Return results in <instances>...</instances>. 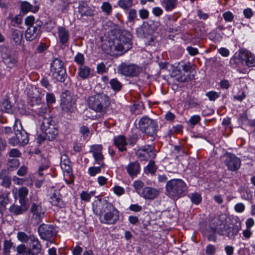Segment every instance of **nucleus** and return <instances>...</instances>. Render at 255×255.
I'll list each match as a JSON object with an SVG mask.
<instances>
[{
    "label": "nucleus",
    "instance_id": "4be33fe9",
    "mask_svg": "<svg viewBox=\"0 0 255 255\" xmlns=\"http://www.w3.org/2000/svg\"><path fill=\"white\" fill-rule=\"evenodd\" d=\"M160 191L152 187L144 188L141 193V196L146 199L152 200L158 196Z\"/></svg>",
    "mask_w": 255,
    "mask_h": 255
},
{
    "label": "nucleus",
    "instance_id": "2eb2a0df",
    "mask_svg": "<svg viewBox=\"0 0 255 255\" xmlns=\"http://www.w3.org/2000/svg\"><path fill=\"white\" fill-rule=\"evenodd\" d=\"M225 156L226 157L225 163L228 169L232 171L238 170L241 164L240 158L230 153H226Z\"/></svg>",
    "mask_w": 255,
    "mask_h": 255
},
{
    "label": "nucleus",
    "instance_id": "6e6552de",
    "mask_svg": "<svg viewBox=\"0 0 255 255\" xmlns=\"http://www.w3.org/2000/svg\"><path fill=\"white\" fill-rule=\"evenodd\" d=\"M140 130L149 136H153L156 134L157 124L152 119L147 117H142L139 122Z\"/></svg>",
    "mask_w": 255,
    "mask_h": 255
},
{
    "label": "nucleus",
    "instance_id": "3c124183",
    "mask_svg": "<svg viewBox=\"0 0 255 255\" xmlns=\"http://www.w3.org/2000/svg\"><path fill=\"white\" fill-rule=\"evenodd\" d=\"M35 18L33 16H27L25 19V24L28 27L34 26Z\"/></svg>",
    "mask_w": 255,
    "mask_h": 255
},
{
    "label": "nucleus",
    "instance_id": "412c9836",
    "mask_svg": "<svg viewBox=\"0 0 255 255\" xmlns=\"http://www.w3.org/2000/svg\"><path fill=\"white\" fill-rule=\"evenodd\" d=\"M20 205L13 204L9 208V211L13 215H19L26 212L28 210L26 203H20Z\"/></svg>",
    "mask_w": 255,
    "mask_h": 255
},
{
    "label": "nucleus",
    "instance_id": "0eeeda50",
    "mask_svg": "<svg viewBox=\"0 0 255 255\" xmlns=\"http://www.w3.org/2000/svg\"><path fill=\"white\" fill-rule=\"evenodd\" d=\"M62 61L58 58H54L51 64V72L53 77L57 81L64 82L66 78V71L63 67Z\"/></svg>",
    "mask_w": 255,
    "mask_h": 255
},
{
    "label": "nucleus",
    "instance_id": "dca6fc26",
    "mask_svg": "<svg viewBox=\"0 0 255 255\" xmlns=\"http://www.w3.org/2000/svg\"><path fill=\"white\" fill-rule=\"evenodd\" d=\"M42 23L41 21H36L34 26H30L25 31V37L28 41H32L35 39L41 32V27Z\"/></svg>",
    "mask_w": 255,
    "mask_h": 255
},
{
    "label": "nucleus",
    "instance_id": "ddd939ff",
    "mask_svg": "<svg viewBox=\"0 0 255 255\" xmlns=\"http://www.w3.org/2000/svg\"><path fill=\"white\" fill-rule=\"evenodd\" d=\"M241 229V223L236 221L234 223L228 225L225 231H223L222 228L218 229V233L220 235L227 236L229 238H233Z\"/></svg>",
    "mask_w": 255,
    "mask_h": 255
},
{
    "label": "nucleus",
    "instance_id": "338daca9",
    "mask_svg": "<svg viewBox=\"0 0 255 255\" xmlns=\"http://www.w3.org/2000/svg\"><path fill=\"white\" fill-rule=\"evenodd\" d=\"M219 53L223 56L227 57L229 55V50L226 48H221L218 50Z\"/></svg>",
    "mask_w": 255,
    "mask_h": 255
},
{
    "label": "nucleus",
    "instance_id": "c756f323",
    "mask_svg": "<svg viewBox=\"0 0 255 255\" xmlns=\"http://www.w3.org/2000/svg\"><path fill=\"white\" fill-rule=\"evenodd\" d=\"M6 170H2L0 171V179L2 180L1 185L3 187L8 188L11 185L10 177L5 175Z\"/></svg>",
    "mask_w": 255,
    "mask_h": 255
},
{
    "label": "nucleus",
    "instance_id": "052dcab7",
    "mask_svg": "<svg viewBox=\"0 0 255 255\" xmlns=\"http://www.w3.org/2000/svg\"><path fill=\"white\" fill-rule=\"evenodd\" d=\"M75 61L79 64L82 65L84 61V58L83 54L78 53L75 57Z\"/></svg>",
    "mask_w": 255,
    "mask_h": 255
},
{
    "label": "nucleus",
    "instance_id": "393cba45",
    "mask_svg": "<svg viewBox=\"0 0 255 255\" xmlns=\"http://www.w3.org/2000/svg\"><path fill=\"white\" fill-rule=\"evenodd\" d=\"M58 35L60 43L63 45H65L68 42L69 39V31L63 27L58 28Z\"/></svg>",
    "mask_w": 255,
    "mask_h": 255
},
{
    "label": "nucleus",
    "instance_id": "cd10ccee",
    "mask_svg": "<svg viewBox=\"0 0 255 255\" xmlns=\"http://www.w3.org/2000/svg\"><path fill=\"white\" fill-rule=\"evenodd\" d=\"M29 244L31 249L35 252L36 254L39 253L41 250V245L37 239L34 236H29Z\"/></svg>",
    "mask_w": 255,
    "mask_h": 255
},
{
    "label": "nucleus",
    "instance_id": "2f4dec72",
    "mask_svg": "<svg viewBox=\"0 0 255 255\" xmlns=\"http://www.w3.org/2000/svg\"><path fill=\"white\" fill-rule=\"evenodd\" d=\"M12 38L16 44H20L23 38V33L17 29L12 30Z\"/></svg>",
    "mask_w": 255,
    "mask_h": 255
},
{
    "label": "nucleus",
    "instance_id": "58836bf2",
    "mask_svg": "<svg viewBox=\"0 0 255 255\" xmlns=\"http://www.w3.org/2000/svg\"><path fill=\"white\" fill-rule=\"evenodd\" d=\"M21 9L24 12H27V11H33L34 12L37 10V8H33L32 6L28 2H23L21 3Z\"/></svg>",
    "mask_w": 255,
    "mask_h": 255
},
{
    "label": "nucleus",
    "instance_id": "7c9ffc66",
    "mask_svg": "<svg viewBox=\"0 0 255 255\" xmlns=\"http://www.w3.org/2000/svg\"><path fill=\"white\" fill-rule=\"evenodd\" d=\"M50 203L54 206L60 207L62 205L61 195L58 192H54L50 198Z\"/></svg>",
    "mask_w": 255,
    "mask_h": 255
},
{
    "label": "nucleus",
    "instance_id": "ea45409f",
    "mask_svg": "<svg viewBox=\"0 0 255 255\" xmlns=\"http://www.w3.org/2000/svg\"><path fill=\"white\" fill-rule=\"evenodd\" d=\"M9 203V198L7 194L0 195V208L4 207Z\"/></svg>",
    "mask_w": 255,
    "mask_h": 255
},
{
    "label": "nucleus",
    "instance_id": "1a4fd4ad",
    "mask_svg": "<svg viewBox=\"0 0 255 255\" xmlns=\"http://www.w3.org/2000/svg\"><path fill=\"white\" fill-rule=\"evenodd\" d=\"M36 113L38 116L39 121L41 123L40 127L41 130L47 129L51 125H54V122L51 119L49 114V110L47 106H44L38 108L36 110Z\"/></svg>",
    "mask_w": 255,
    "mask_h": 255
},
{
    "label": "nucleus",
    "instance_id": "aec40b11",
    "mask_svg": "<svg viewBox=\"0 0 255 255\" xmlns=\"http://www.w3.org/2000/svg\"><path fill=\"white\" fill-rule=\"evenodd\" d=\"M28 193V190L25 187H21L19 189L15 188L12 191L14 199L19 198V203H26L25 198L27 196Z\"/></svg>",
    "mask_w": 255,
    "mask_h": 255
},
{
    "label": "nucleus",
    "instance_id": "5701e85b",
    "mask_svg": "<svg viewBox=\"0 0 255 255\" xmlns=\"http://www.w3.org/2000/svg\"><path fill=\"white\" fill-rule=\"evenodd\" d=\"M41 130L44 134V138L48 140L54 139L58 134L57 130L54 125H51L50 128Z\"/></svg>",
    "mask_w": 255,
    "mask_h": 255
},
{
    "label": "nucleus",
    "instance_id": "6ab92c4d",
    "mask_svg": "<svg viewBox=\"0 0 255 255\" xmlns=\"http://www.w3.org/2000/svg\"><path fill=\"white\" fill-rule=\"evenodd\" d=\"M38 231L41 238L44 240H48L54 235V228L50 225L42 224Z\"/></svg>",
    "mask_w": 255,
    "mask_h": 255
},
{
    "label": "nucleus",
    "instance_id": "39448f33",
    "mask_svg": "<svg viewBox=\"0 0 255 255\" xmlns=\"http://www.w3.org/2000/svg\"><path fill=\"white\" fill-rule=\"evenodd\" d=\"M15 136L9 139L8 143L12 146L24 145L28 143V137L25 131L22 129L20 121L16 120L14 125Z\"/></svg>",
    "mask_w": 255,
    "mask_h": 255
},
{
    "label": "nucleus",
    "instance_id": "8fccbe9b",
    "mask_svg": "<svg viewBox=\"0 0 255 255\" xmlns=\"http://www.w3.org/2000/svg\"><path fill=\"white\" fill-rule=\"evenodd\" d=\"M17 238L19 241L23 242L29 241V236L28 237L27 235L23 232H19L17 234Z\"/></svg>",
    "mask_w": 255,
    "mask_h": 255
},
{
    "label": "nucleus",
    "instance_id": "4d7b16f0",
    "mask_svg": "<svg viewBox=\"0 0 255 255\" xmlns=\"http://www.w3.org/2000/svg\"><path fill=\"white\" fill-rule=\"evenodd\" d=\"M27 167L25 165H23L18 170L17 174L20 176H24L27 173Z\"/></svg>",
    "mask_w": 255,
    "mask_h": 255
},
{
    "label": "nucleus",
    "instance_id": "864d4df0",
    "mask_svg": "<svg viewBox=\"0 0 255 255\" xmlns=\"http://www.w3.org/2000/svg\"><path fill=\"white\" fill-rule=\"evenodd\" d=\"M8 155L10 157H18L20 156L21 153L17 149L13 148L9 151Z\"/></svg>",
    "mask_w": 255,
    "mask_h": 255
},
{
    "label": "nucleus",
    "instance_id": "774afa93",
    "mask_svg": "<svg viewBox=\"0 0 255 255\" xmlns=\"http://www.w3.org/2000/svg\"><path fill=\"white\" fill-rule=\"evenodd\" d=\"M223 17L225 20L231 21L233 18V15L232 13L230 11H227L223 14Z\"/></svg>",
    "mask_w": 255,
    "mask_h": 255
},
{
    "label": "nucleus",
    "instance_id": "f257e3e1",
    "mask_svg": "<svg viewBox=\"0 0 255 255\" xmlns=\"http://www.w3.org/2000/svg\"><path fill=\"white\" fill-rule=\"evenodd\" d=\"M112 33L113 34L105 39L102 45V49L107 53L115 55L117 52L122 54L130 49L131 44L129 34L121 32L117 29L113 30Z\"/></svg>",
    "mask_w": 255,
    "mask_h": 255
},
{
    "label": "nucleus",
    "instance_id": "bb28decb",
    "mask_svg": "<svg viewBox=\"0 0 255 255\" xmlns=\"http://www.w3.org/2000/svg\"><path fill=\"white\" fill-rule=\"evenodd\" d=\"M114 143L121 151L126 150V146L127 143L125 137L123 135H119L114 138Z\"/></svg>",
    "mask_w": 255,
    "mask_h": 255
},
{
    "label": "nucleus",
    "instance_id": "a18cd8bd",
    "mask_svg": "<svg viewBox=\"0 0 255 255\" xmlns=\"http://www.w3.org/2000/svg\"><path fill=\"white\" fill-rule=\"evenodd\" d=\"M22 22V16L20 14L17 15L12 18L11 24L12 26H15L21 24Z\"/></svg>",
    "mask_w": 255,
    "mask_h": 255
},
{
    "label": "nucleus",
    "instance_id": "4468645a",
    "mask_svg": "<svg viewBox=\"0 0 255 255\" xmlns=\"http://www.w3.org/2000/svg\"><path fill=\"white\" fill-rule=\"evenodd\" d=\"M60 167L64 173H66L67 176H68L70 179H65V181L67 184L72 183L74 180V177L71 174V168L70 166V161L68 157L66 154H63L61 156L60 161ZM64 177H65V174H64Z\"/></svg>",
    "mask_w": 255,
    "mask_h": 255
},
{
    "label": "nucleus",
    "instance_id": "69168bd1",
    "mask_svg": "<svg viewBox=\"0 0 255 255\" xmlns=\"http://www.w3.org/2000/svg\"><path fill=\"white\" fill-rule=\"evenodd\" d=\"M129 209L133 212H140L142 210V207L137 204L131 205L129 207Z\"/></svg>",
    "mask_w": 255,
    "mask_h": 255
},
{
    "label": "nucleus",
    "instance_id": "f03ea898",
    "mask_svg": "<svg viewBox=\"0 0 255 255\" xmlns=\"http://www.w3.org/2000/svg\"><path fill=\"white\" fill-rule=\"evenodd\" d=\"M94 213L100 216L102 223L114 224L119 218V211L110 203L99 200L93 204Z\"/></svg>",
    "mask_w": 255,
    "mask_h": 255
},
{
    "label": "nucleus",
    "instance_id": "5fc2aeb1",
    "mask_svg": "<svg viewBox=\"0 0 255 255\" xmlns=\"http://www.w3.org/2000/svg\"><path fill=\"white\" fill-rule=\"evenodd\" d=\"M147 169L149 172L153 173L156 169V166L153 161H150L149 164L147 166Z\"/></svg>",
    "mask_w": 255,
    "mask_h": 255
},
{
    "label": "nucleus",
    "instance_id": "9d476101",
    "mask_svg": "<svg viewBox=\"0 0 255 255\" xmlns=\"http://www.w3.org/2000/svg\"><path fill=\"white\" fill-rule=\"evenodd\" d=\"M141 71V68L134 64L123 63L118 68V73L128 77L135 76Z\"/></svg>",
    "mask_w": 255,
    "mask_h": 255
},
{
    "label": "nucleus",
    "instance_id": "7ed1b4c3",
    "mask_svg": "<svg viewBox=\"0 0 255 255\" xmlns=\"http://www.w3.org/2000/svg\"><path fill=\"white\" fill-rule=\"evenodd\" d=\"M88 107L97 113H105L110 104L109 97L105 94H97L88 98Z\"/></svg>",
    "mask_w": 255,
    "mask_h": 255
},
{
    "label": "nucleus",
    "instance_id": "13d9d810",
    "mask_svg": "<svg viewBox=\"0 0 255 255\" xmlns=\"http://www.w3.org/2000/svg\"><path fill=\"white\" fill-rule=\"evenodd\" d=\"M234 208L237 212L242 213L245 210V206L244 204L240 203L237 204Z\"/></svg>",
    "mask_w": 255,
    "mask_h": 255
},
{
    "label": "nucleus",
    "instance_id": "4c0bfd02",
    "mask_svg": "<svg viewBox=\"0 0 255 255\" xmlns=\"http://www.w3.org/2000/svg\"><path fill=\"white\" fill-rule=\"evenodd\" d=\"M132 0H119L118 5L124 9H128L132 6Z\"/></svg>",
    "mask_w": 255,
    "mask_h": 255
},
{
    "label": "nucleus",
    "instance_id": "20e7f679",
    "mask_svg": "<svg viewBox=\"0 0 255 255\" xmlns=\"http://www.w3.org/2000/svg\"><path fill=\"white\" fill-rule=\"evenodd\" d=\"M166 189L168 196L174 199L182 196L187 190L185 183L182 180L178 179L168 181Z\"/></svg>",
    "mask_w": 255,
    "mask_h": 255
},
{
    "label": "nucleus",
    "instance_id": "a878e982",
    "mask_svg": "<svg viewBox=\"0 0 255 255\" xmlns=\"http://www.w3.org/2000/svg\"><path fill=\"white\" fill-rule=\"evenodd\" d=\"M127 170L130 176H135L139 173L140 165L137 162L130 163L127 167Z\"/></svg>",
    "mask_w": 255,
    "mask_h": 255
},
{
    "label": "nucleus",
    "instance_id": "79ce46f5",
    "mask_svg": "<svg viewBox=\"0 0 255 255\" xmlns=\"http://www.w3.org/2000/svg\"><path fill=\"white\" fill-rule=\"evenodd\" d=\"M94 195V192H91L90 193H88L85 191H83L80 194V197L81 199L85 201H89L90 199L92 196Z\"/></svg>",
    "mask_w": 255,
    "mask_h": 255
},
{
    "label": "nucleus",
    "instance_id": "c03bdc74",
    "mask_svg": "<svg viewBox=\"0 0 255 255\" xmlns=\"http://www.w3.org/2000/svg\"><path fill=\"white\" fill-rule=\"evenodd\" d=\"M102 9L103 11L106 12L107 14H109L112 11V7L109 2H104L102 4Z\"/></svg>",
    "mask_w": 255,
    "mask_h": 255
},
{
    "label": "nucleus",
    "instance_id": "b1692460",
    "mask_svg": "<svg viewBox=\"0 0 255 255\" xmlns=\"http://www.w3.org/2000/svg\"><path fill=\"white\" fill-rule=\"evenodd\" d=\"M1 56L4 63L7 67L12 68L16 64V60L10 53L3 52Z\"/></svg>",
    "mask_w": 255,
    "mask_h": 255
},
{
    "label": "nucleus",
    "instance_id": "49530a36",
    "mask_svg": "<svg viewBox=\"0 0 255 255\" xmlns=\"http://www.w3.org/2000/svg\"><path fill=\"white\" fill-rule=\"evenodd\" d=\"M95 158V161L98 164L101 165V167H104V164L102 162L104 159V156L101 152H98L97 153H94L93 154Z\"/></svg>",
    "mask_w": 255,
    "mask_h": 255
},
{
    "label": "nucleus",
    "instance_id": "f3484780",
    "mask_svg": "<svg viewBox=\"0 0 255 255\" xmlns=\"http://www.w3.org/2000/svg\"><path fill=\"white\" fill-rule=\"evenodd\" d=\"M154 147L151 145H146L139 148L136 152L137 156L141 160H148L155 157L153 151Z\"/></svg>",
    "mask_w": 255,
    "mask_h": 255
},
{
    "label": "nucleus",
    "instance_id": "72a5a7b5",
    "mask_svg": "<svg viewBox=\"0 0 255 255\" xmlns=\"http://www.w3.org/2000/svg\"><path fill=\"white\" fill-rule=\"evenodd\" d=\"M176 0H164L162 4L167 11L171 10L176 5Z\"/></svg>",
    "mask_w": 255,
    "mask_h": 255
},
{
    "label": "nucleus",
    "instance_id": "37998d69",
    "mask_svg": "<svg viewBox=\"0 0 255 255\" xmlns=\"http://www.w3.org/2000/svg\"><path fill=\"white\" fill-rule=\"evenodd\" d=\"M12 246V243L10 241L5 240L3 245V254H7L10 253V249Z\"/></svg>",
    "mask_w": 255,
    "mask_h": 255
},
{
    "label": "nucleus",
    "instance_id": "e433bc0d",
    "mask_svg": "<svg viewBox=\"0 0 255 255\" xmlns=\"http://www.w3.org/2000/svg\"><path fill=\"white\" fill-rule=\"evenodd\" d=\"M90 72L89 68L86 66L81 67L79 69V75L83 79L87 78Z\"/></svg>",
    "mask_w": 255,
    "mask_h": 255
},
{
    "label": "nucleus",
    "instance_id": "0e129e2a",
    "mask_svg": "<svg viewBox=\"0 0 255 255\" xmlns=\"http://www.w3.org/2000/svg\"><path fill=\"white\" fill-rule=\"evenodd\" d=\"M133 185L136 190H138L143 187V183L140 180H137L134 182Z\"/></svg>",
    "mask_w": 255,
    "mask_h": 255
},
{
    "label": "nucleus",
    "instance_id": "603ef678",
    "mask_svg": "<svg viewBox=\"0 0 255 255\" xmlns=\"http://www.w3.org/2000/svg\"><path fill=\"white\" fill-rule=\"evenodd\" d=\"M206 96L209 97L210 100L214 101L220 96V94L214 91H211L206 93Z\"/></svg>",
    "mask_w": 255,
    "mask_h": 255
},
{
    "label": "nucleus",
    "instance_id": "f704fd0d",
    "mask_svg": "<svg viewBox=\"0 0 255 255\" xmlns=\"http://www.w3.org/2000/svg\"><path fill=\"white\" fill-rule=\"evenodd\" d=\"M28 95L32 101L35 102L36 103L40 102V98L39 97V95L36 89L34 90H32L31 91H30L28 92Z\"/></svg>",
    "mask_w": 255,
    "mask_h": 255
},
{
    "label": "nucleus",
    "instance_id": "09e8293b",
    "mask_svg": "<svg viewBox=\"0 0 255 255\" xmlns=\"http://www.w3.org/2000/svg\"><path fill=\"white\" fill-rule=\"evenodd\" d=\"M100 167H91L89 168V173L90 175L92 176H94L96 175V174L99 173L101 172V168Z\"/></svg>",
    "mask_w": 255,
    "mask_h": 255
},
{
    "label": "nucleus",
    "instance_id": "de8ad7c7",
    "mask_svg": "<svg viewBox=\"0 0 255 255\" xmlns=\"http://www.w3.org/2000/svg\"><path fill=\"white\" fill-rule=\"evenodd\" d=\"M191 199L193 203L195 204H198L201 202L202 198L200 195H199V194L194 193L191 195Z\"/></svg>",
    "mask_w": 255,
    "mask_h": 255
},
{
    "label": "nucleus",
    "instance_id": "c85d7f7f",
    "mask_svg": "<svg viewBox=\"0 0 255 255\" xmlns=\"http://www.w3.org/2000/svg\"><path fill=\"white\" fill-rule=\"evenodd\" d=\"M79 12L82 15H93V10L87 5L86 2L84 1H82L79 4Z\"/></svg>",
    "mask_w": 255,
    "mask_h": 255
},
{
    "label": "nucleus",
    "instance_id": "c9c22d12",
    "mask_svg": "<svg viewBox=\"0 0 255 255\" xmlns=\"http://www.w3.org/2000/svg\"><path fill=\"white\" fill-rule=\"evenodd\" d=\"M11 107L10 102L7 100H4L0 104V110L3 112L9 113Z\"/></svg>",
    "mask_w": 255,
    "mask_h": 255
},
{
    "label": "nucleus",
    "instance_id": "bf43d9fd",
    "mask_svg": "<svg viewBox=\"0 0 255 255\" xmlns=\"http://www.w3.org/2000/svg\"><path fill=\"white\" fill-rule=\"evenodd\" d=\"M114 191L116 194L118 196H120L124 193L125 190L122 187L117 186L114 188Z\"/></svg>",
    "mask_w": 255,
    "mask_h": 255
},
{
    "label": "nucleus",
    "instance_id": "a19ab883",
    "mask_svg": "<svg viewBox=\"0 0 255 255\" xmlns=\"http://www.w3.org/2000/svg\"><path fill=\"white\" fill-rule=\"evenodd\" d=\"M8 166L11 169L17 168L19 166V161L17 159H8Z\"/></svg>",
    "mask_w": 255,
    "mask_h": 255
},
{
    "label": "nucleus",
    "instance_id": "473e14b6",
    "mask_svg": "<svg viewBox=\"0 0 255 255\" xmlns=\"http://www.w3.org/2000/svg\"><path fill=\"white\" fill-rule=\"evenodd\" d=\"M112 89L115 91H119L122 87V83L116 78L112 79L110 82Z\"/></svg>",
    "mask_w": 255,
    "mask_h": 255
},
{
    "label": "nucleus",
    "instance_id": "a211bd4d",
    "mask_svg": "<svg viewBox=\"0 0 255 255\" xmlns=\"http://www.w3.org/2000/svg\"><path fill=\"white\" fill-rule=\"evenodd\" d=\"M239 58L242 63L248 67L255 66V58L254 55L249 51L246 49H241L239 51Z\"/></svg>",
    "mask_w": 255,
    "mask_h": 255
},
{
    "label": "nucleus",
    "instance_id": "680f3d73",
    "mask_svg": "<svg viewBox=\"0 0 255 255\" xmlns=\"http://www.w3.org/2000/svg\"><path fill=\"white\" fill-rule=\"evenodd\" d=\"M106 71L105 65L103 63H101L97 66V72L99 74H103Z\"/></svg>",
    "mask_w": 255,
    "mask_h": 255
},
{
    "label": "nucleus",
    "instance_id": "423d86ee",
    "mask_svg": "<svg viewBox=\"0 0 255 255\" xmlns=\"http://www.w3.org/2000/svg\"><path fill=\"white\" fill-rule=\"evenodd\" d=\"M191 67L188 64H184L178 68H174L171 72V76L181 82H187L194 78L191 75Z\"/></svg>",
    "mask_w": 255,
    "mask_h": 255
},
{
    "label": "nucleus",
    "instance_id": "e2e57ef3",
    "mask_svg": "<svg viewBox=\"0 0 255 255\" xmlns=\"http://www.w3.org/2000/svg\"><path fill=\"white\" fill-rule=\"evenodd\" d=\"M136 12L134 9H130L128 13V20L132 21L136 17Z\"/></svg>",
    "mask_w": 255,
    "mask_h": 255
},
{
    "label": "nucleus",
    "instance_id": "f8f14e48",
    "mask_svg": "<svg viewBox=\"0 0 255 255\" xmlns=\"http://www.w3.org/2000/svg\"><path fill=\"white\" fill-rule=\"evenodd\" d=\"M61 105L63 111L67 113L73 112L75 109V101L73 95L69 92L62 93Z\"/></svg>",
    "mask_w": 255,
    "mask_h": 255
},
{
    "label": "nucleus",
    "instance_id": "6e6d98bb",
    "mask_svg": "<svg viewBox=\"0 0 255 255\" xmlns=\"http://www.w3.org/2000/svg\"><path fill=\"white\" fill-rule=\"evenodd\" d=\"M26 248L24 245H20L17 246L16 251L18 254L19 255H24L26 251Z\"/></svg>",
    "mask_w": 255,
    "mask_h": 255
},
{
    "label": "nucleus",
    "instance_id": "9b49d317",
    "mask_svg": "<svg viewBox=\"0 0 255 255\" xmlns=\"http://www.w3.org/2000/svg\"><path fill=\"white\" fill-rule=\"evenodd\" d=\"M46 209L42 207L40 203H31L30 212L32 214V219L37 224L39 223L44 217Z\"/></svg>",
    "mask_w": 255,
    "mask_h": 255
}]
</instances>
